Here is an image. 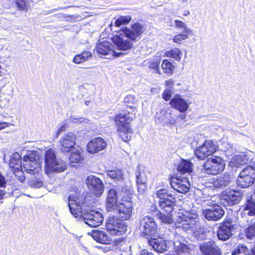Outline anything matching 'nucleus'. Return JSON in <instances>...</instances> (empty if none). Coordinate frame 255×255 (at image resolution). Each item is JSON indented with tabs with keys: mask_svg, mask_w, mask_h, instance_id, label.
Wrapping results in <instances>:
<instances>
[{
	"mask_svg": "<svg viewBox=\"0 0 255 255\" xmlns=\"http://www.w3.org/2000/svg\"><path fill=\"white\" fill-rule=\"evenodd\" d=\"M131 20L129 16H121L110 24L111 30L117 32L113 35L112 40L117 49L121 51H128L131 49L133 46V41H138L143 32V26L139 23L133 24L130 28L122 27V25L128 23Z\"/></svg>",
	"mask_w": 255,
	"mask_h": 255,
	"instance_id": "obj_1",
	"label": "nucleus"
},
{
	"mask_svg": "<svg viewBox=\"0 0 255 255\" xmlns=\"http://www.w3.org/2000/svg\"><path fill=\"white\" fill-rule=\"evenodd\" d=\"M88 195L78 196L77 193L71 194L69 197L68 206L71 213L76 218H81L84 220L86 224L91 227L100 226L103 221L104 218L101 213L90 210L87 208V204L84 201H94V198L89 199ZM89 206L88 205V207Z\"/></svg>",
	"mask_w": 255,
	"mask_h": 255,
	"instance_id": "obj_2",
	"label": "nucleus"
},
{
	"mask_svg": "<svg viewBox=\"0 0 255 255\" xmlns=\"http://www.w3.org/2000/svg\"><path fill=\"white\" fill-rule=\"evenodd\" d=\"M39 155L38 152L35 150L27 151L23 156L22 162H21V157L17 152H14L9 160V166L12 169L16 166H21L28 173L39 175V172L41 170V165L39 162Z\"/></svg>",
	"mask_w": 255,
	"mask_h": 255,
	"instance_id": "obj_3",
	"label": "nucleus"
},
{
	"mask_svg": "<svg viewBox=\"0 0 255 255\" xmlns=\"http://www.w3.org/2000/svg\"><path fill=\"white\" fill-rule=\"evenodd\" d=\"M129 108L130 111L127 110L126 114H120L114 118L118 134L125 142L130 140L131 138L132 130L130 128V122L135 118L136 112L135 107L131 106Z\"/></svg>",
	"mask_w": 255,
	"mask_h": 255,
	"instance_id": "obj_4",
	"label": "nucleus"
},
{
	"mask_svg": "<svg viewBox=\"0 0 255 255\" xmlns=\"http://www.w3.org/2000/svg\"><path fill=\"white\" fill-rule=\"evenodd\" d=\"M45 173L49 175L53 172H62L66 168V164L63 161L57 160L53 149H49L45 155Z\"/></svg>",
	"mask_w": 255,
	"mask_h": 255,
	"instance_id": "obj_5",
	"label": "nucleus"
},
{
	"mask_svg": "<svg viewBox=\"0 0 255 255\" xmlns=\"http://www.w3.org/2000/svg\"><path fill=\"white\" fill-rule=\"evenodd\" d=\"M175 202V199L174 196H170V197L165 200H159L160 211L156 215L161 222L168 224L172 222L171 213L173 211Z\"/></svg>",
	"mask_w": 255,
	"mask_h": 255,
	"instance_id": "obj_6",
	"label": "nucleus"
},
{
	"mask_svg": "<svg viewBox=\"0 0 255 255\" xmlns=\"http://www.w3.org/2000/svg\"><path fill=\"white\" fill-rule=\"evenodd\" d=\"M255 181V166H248L243 169L240 173L237 183L242 188L251 186Z\"/></svg>",
	"mask_w": 255,
	"mask_h": 255,
	"instance_id": "obj_7",
	"label": "nucleus"
},
{
	"mask_svg": "<svg viewBox=\"0 0 255 255\" xmlns=\"http://www.w3.org/2000/svg\"><path fill=\"white\" fill-rule=\"evenodd\" d=\"M225 163L220 157L213 156L205 162L204 168L208 174L216 175L222 172L225 167Z\"/></svg>",
	"mask_w": 255,
	"mask_h": 255,
	"instance_id": "obj_8",
	"label": "nucleus"
},
{
	"mask_svg": "<svg viewBox=\"0 0 255 255\" xmlns=\"http://www.w3.org/2000/svg\"><path fill=\"white\" fill-rule=\"evenodd\" d=\"M90 191L96 197L101 196L104 191V184L102 180L93 175L88 176L85 180Z\"/></svg>",
	"mask_w": 255,
	"mask_h": 255,
	"instance_id": "obj_9",
	"label": "nucleus"
},
{
	"mask_svg": "<svg viewBox=\"0 0 255 255\" xmlns=\"http://www.w3.org/2000/svg\"><path fill=\"white\" fill-rule=\"evenodd\" d=\"M133 204L130 197H123L121 201L117 205L115 211L117 212L120 217L124 220L128 219L132 214Z\"/></svg>",
	"mask_w": 255,
	"mask_h": 255,
	"instance_id": "obj_10",
	"label": "nucleus"
},
{
	"mask_svg": "<svg viewBox=\"0 0 255 255\" xmlns=\"http://www.w3.org/2000/svg\"><path fill=\"white\" fill-rule=\"evenodd\" d=\"M77 139L76 134L73 132H68L64 134L59 140L60 149L63 153H68L75 146Z\"/></svg>",
	"mask_w": 255,
	"mask_h": 255,
	"instance_id": "obj_11",
	"label": "nucleus"
},
{
	"mask_svg": "<svg viewBox=\"0 0 255 255\" xmlns=\"http://www.w3.org/2000/svg\"><path fill=\"white\" fill-rule=\"evenodd\" d=\"M107 231L112 235H121L127 230L125 223L115 217H110L107 223Z\"/></svg>",
	"mask_w": 255,
	"mask_h": 255,
	"instance_id": "obj_12",
	"label": "nucleus"
},
{
	"mask_svg": "<svg viewBox=\"0 0 255 255\" xmlns=\"http://www.w3.org/2000/svg\"><path fill=\"white\" fill-rule=\"evenodd\" d=\"M242 197V193L239 190L226 189L221 195V202L226 205L238 204Z\"/></svg>",
	"mask_w": 255,
	"mask_h": 255,
	"instance_id": "obj_13",
	"label": "nucleus"
},
{
	"mask_svg": "<svg viewBox=\"0 0 255 255\" xmlns=\"http://www.w3.org/2000/svg\"><path fill=\"white\" fill-rule=\"evenodd\" d=\"M139 230L142 236L151 235L155 233L156 225L152 217L144 216L140 220Z\"/></svg>",
	"mask_w": 255,
	"mask_h": 255,
	"instance_id": "obj_14",
	"label": "nucleus"
},
{
	"mask_svg": "<svg viewBox=\"0 0 255 255\" xmlns=\"http://www.w3.org/2000/svg\"><path fill=\"white\" fill-rule=\"evenodd\" d=\"M217 149V146L213 141L206 140L201 146L197 148L195 151V154L199 159H204L215 153Z\"/></svg>",
	"mask_w": 255,
	"mask_h": 255,
	"instance_id": "obj_15",
	"label": "nucleus"
},
{
	"mask_svg": "<svg viewBox=\"0 0 255 255\" xmlns=\"http://www.w3.org/2000/svg\"><path fill=\"white\" fill-rule=\"evenodd\" d=\"M171 187L178 192L185 194L188 192L190 183L187 177H173L170 180Z\"/></svg>",
	"mask_w": 255,
	"mask_h": 255,
	"instance_id": "obj_16",
	"label": "nucleus"
},
{
	"mask_svg": "<svg viewBox=\"0 0 255 255\" xmlns=\"http://www.w3.org/2000/svg\"><path fill=\"white\" fill-rule=\"evenodd\" d=\"M225 212L219 205L214 204L208 209L203 210L204 217L209 221H216L220 220L224 215Z\"/></svg>",
	"mask_w": 255,
	"mask_h": 255,
	"instance_id": "obj_17",
	"label": "nucleus"
},
{
	"mask_svg": "<svg viewBox=\"0 0 255 255\" xmlns=\"http://www.w3.org/2000/svg\"><path fill=\"white\" fill-rule=\"evenodd\" d=\"M197 215L194 214L192 216L188 217V219L185 215L179 216L176 222V226L178 228H182L184 230H194V225L197 222Z\"/></svg>",
	"mask_w": 255,
	"mask_h": 255,
	"instance_id": "obj_18",
	"label": "nucleus"
},
{
	"mask_svg": "<svg viewBox=\"0 0 255 255\" xmlns=\"http://www.w3.org/2000/svg\"><path fill=\"white\" fill-rule=\"evenodd\" d=\"M170 106L179 112L185 113L187 111L190 105V102L181 97L180 95H176L171 99Z\"/></svg>",
	"mask_w": 255,
	"mask_h": 255,
	"instance_id": "obj_19",
	"label": "nucleus"
},
{
	"mask_svg": "<svg viewBox=\"0 0 255 255\" xmlns=\"http://www.w3.org/2000/svg\"><path fill=\"white\" fill-rule=\"evenodd\" d=\"M97 51L98 53L103 55H108V58L112 57L120 56L122 53H117L113 49V45L109 41H103L97 45Z\"/></svg>",
	"mask_w": 255,
	"mask_h": 255,
	"instance_id": "obj_20",
	"label": "nucleus"
},
{
	"mask_svg": "<svg viewBox=\"0 0 255 255\" xmlns=\"http://www.w3.org/2000/svg\"><path fill=\"white\" fill-rule=\"evenodd\" d=\"M200 250L204 255H221L220 248L214 242H205L200 245Z\"/></svg>",
	"mask_w": 255,
	"mask_h": 255,
	"instance_id": "obj_21",
	"label": "nucleus"
},
{
	"mask_svg": "<svg viewBox=\"0 0 255 255\" xmlns=\"http://www.w3.org/2000/svg\"><path fill=\"white\" fill-rule=\"evenodd\" d=\"M107 146L106 142L101 137H97L90 141L87 145L89 152L94 153L104 149Z\"/></svg>",
	"mask_w": 255,
	"mask_h": 255,
	"instance_id": "obj_22",
	"label": "nucleus"
},
{
	"mask_svg": "<svg viewBox=\"0 0 255 255\" xmlns=\"http://www.w3.org/2000/svg\"><path fill=\"white\" fill-rule=\"evenodd\" d=\"M88 234L96 242L101 244H110L112 242L111 238L103 231L93 230Z\"/></svg>",
	"mask_w": 255,
	"mask_h": 255,
	"instance_id": "obj_23",
	"label": "nucleus"
},
{
	"mask_svg": "<svg viewBox=\"0 0 255 255\" xmlns=\"http://www.w3.org/2000/svg\"><path fill=\"white\" fill-rule=\"evenodd\" d=\"M118 195L115 189H111L107 193L106 199V208L108 211H115L116 209Z\"/></svg>",
	"mask_w": 255,
	"mask_h": 255,
	"instance_id": "obj_24",
	"label": "nucleus"
},
{
	"mask_svg": "<svg viewBox=\"0 0 255 255\" xmlns=\"http://www.w3.org/2000/svg\"><path fill=\"white\" fill-rule=\"evenodd\" d=\"M156 122L165 124H174L176 120L171 117L170 112H167L164 109L159 110L155 115Z\"/></svg>",
	"mask_w": 255,
	"mask_h": 255,
	"instance_id": "obj_25",
	"label": "nucleus"
},
{
	"mask_svg": "<svg viewBox=\"0 0 255 255\" xmlns=\"http://www.w3.org/2000/svg\"><path fill=\"white\" fill-rule=\"evenodd\" d=\"M233 227L230 223H224L221 225L218 230L217 237L220 240L226 241L232 235Z\"/></svg>",
	"mask_w": 255,
	"mask_h": 255,
	"instance_id": "obj_26",
	"label": "nucleus"
},
{
	"mask_svg": "<svg viewBox=\"0 0 255 255\" xmlns=\"http://www.w3.org/2000/svg\"><path fill=\"white\" fill-rule=\"evenodd\" d=\"M148 242L149 245L157 252L163 253L167 251V244L162 238H151L148 240Z\"/></svg>",
	"mask_w": 255,
	"mask_h": 255,
	"instance_id": "obj_27",
	"label": "nucleus"
},
{
	"mask_svg": "<svg viewBox=\"0 0 255 255\" xmlns=\"http://www.w3.org/2000/svg\"><path fill=\"white\" fill-rule=\"evenodd\" d=\"M82 148L79 146L70 150L69 159L71 165L75 166L74 164L81 163L82 162L83 160L82 155Z\"/></svg>",
	"mask_w": 255,
	"mask_h": 255,
	"instance_id": "obj_28",
	"label": "nucleus"
},
{
	"mask_svg": "<svg viewBox=\"0 0 255 255\" xmlns=\"http://www.w3.org/2000/svg\"><path fill=\"white\" fill-rule=\"evenodd\" d=\"M248 155L242 153L232 157L229 163V166L231 167H238L240 165L246 164L249 161Z\"/></svg>",
	"mask_w": 255,
	"mask_h": 255,
	"instance_id": "obj_29",
	"label": "nucleus"
},
{
	"mask_svg": "<svg viewBox=\"0 0 255 255\" xmlns=\"http://www.w3.org/2000/svg\"><path fill=\"white\" fill-rule=\"evenodd\" d=\"M173 244L175 252L178 255H186L189 254L190 249L187 245L175 239L173 242Z\"/></svg>",
	"mask_w": 255,
	"mask_h": 255,
	"instance_id": "obj_30",
	"label": "nucleus"
},
{
	"mask_svg": "<svg viewBox=\"0 0 255 255\" xmlns=\"http://www.w3.org/2000/svg\"><path fill=\"white\" fill-rule=\"evenodd\" d=\"M243 210L242 213L250 216L255 215V201L252 199H248L243 206Z\"/></svg>",
	"mask_w": 255,
	"mask_h": 255,
	"instance_id": "obj_31",
	"label": "nucleus"
},
{
	"mask_svg": "<svg viewBox=\"0 0 255 255\" xmlns=\"http://www.w3.org/2000/svg\"><path fill=\"white\" fill-rule=\"evenodd\" d=\"M160 63V59L158 57H154L151 59H148L144 61L145 66H147L150 69H153L155 73L161 74L159 70V65Z\"/></svg>",
	"mask_w": 255,
	"mask_h": 255,
	"instance_id": "obj_32",
	"label": "nucleus"
},
{
	"mask_svg": "<svg viewBox=\"0 0 255 255\" xmlns=\"http://www.w3.org/2000/svg\"><path fill=\"white\" fill-rule=\"evenodd\" d=\"M108 177L116 181H122L124 179V172L120 169H114L107 171Z\"/></svg>",
	"mask_w": 255,
	"mask_h": 255,
	"instance_id": "obj_33",
	"label": "nucleus"
},
{
	"mask_svg": "<svg viewBox=\"0 0 255 255\" xmlns=\"http://www.w3.org/2000/svg\"><path fill=\"white\" fill-rule=\"evenodd\" d=\"M193 164L189 160H182L178 166V171L182 174L192 171Z\"/></svg>",
	"mask_w": 255,
	"mask_h": 255,
	"instance_id": "obj_34",
	"label": "nucleus"
},
{
	"mask_svg": "<svg viewBox=\"0 0 255 255\" xmlns=\"http://www.w3.org/2000/svg\"><path fill=\"white\" fill-rule=\"evenodd\" d=\"M91 58V53L90 51H86L75 56L73 62L76 64H81L87 61Z\"/></svg>",
	"mask_w": 255,
	"mask_h": 255,
	"instance_id": "obj_35",
	"label": "nucleus"
},
{
	"mask_svg": "<svg viewBox=\"0 0 255 255\" xmlns=\"http://www.w3.org/2000/svg\"><path fill=\"white\" fill-rule=\"evenodd\" d=\"M182 54V51L178 48H174L172 49L167 50L164 54L165 56L169 58H172L177 61H180Z\"/></svg>",
	"mask_w": 255,
	"mask_h": 255,
	"instance_id": "obj_36",
	"label": "nucleus"
},
{
	"mask_svg": "<svg viewBox=\"0 0 255 255\" xmlns=\"http://www.w3.org/2000/svg\"><path fill=\"white\" fill-rule=\"evenodd\" d=\"M161 68L165 73L171 75L173 74L174 66L170 61L166 59L162 61Z\"/></svg>",
	"mask_w": 255,
	"mask_h": 255,
	"instance_id": "obj_37",
	"label": "nucleus"
},
{
	"mask_svg": "<svg viewBox=\"0 0 255 255\" xmlns=\"http://www.w3.org/2000/svg\"><path fill=\"white\" fill-rule=\"evenodd\" d=\"M17 8L18 10L27 12L30 8V3L28 0H14Z\"/></svg>",
	"mask_w": 255,
	"mask_h": 255,
	"instance_id": "obj_38",
	"label": "nucleus"
},
{
	"mask_svg": "<svg viewBox=\"0 0 255 255\" xmlns=\"http://www.w3.org/2000/svg\"><path fill=\"white\" fill-rule=\"evenodd\" d=\"M22 169L23 168H22L21 166H16V168L11 169L17 179L21 182H23L25 180Z\"/></svg>",
	"mask_w": 255,
	"mask_h": 255,
	"instance_id": "obj_39",
	"label": "nucleus"
},
{
	"mask_svg": "<svg viewBox=\"0 0 255 255\" xmlns=\"http://www.w3.org/2000/svg\"><path fill=\"white\" fill-rule=\"evenodd\" d=\"M192 33L183 32L173 36V41L176 43L181 44L182 42L188 38L189 35Z\"/></svg>",
	"mask_w": 255,
	"mask_h": 255,
	"instance_id": "obj_40",
	"label": "nucleus"
},
{
	"mask_svg": "<svg viewBox=\"0 0 255 255\" xmlns=\"http://www.w3.org/2000/svg\"><path fill=\"white\" fill-rule=\"evenodd\" d=\"M174 25L176 28L182 29L183 32L192 33V30L188 28L186 24L183 21L179 20H174Z\"/></svg>",
	"mask_w": 255,
	"mask_h": 255,
	"instance_id": "obj_41",
	"label": "nucleus"
},
{
	"mask_svg": "<svg viewBox=\"0 0 255 255\" xmlns=\"http://www.w3.org/2000/svg\"><path fill=\"white\" fill-rule=\"evenodd\" d=\"M232 255H250V250L246 247L240 245L233 253Z\"/></svg>",
	"mask_w": 255,
	"mask_h": 255,
	"instance_id": "obj_42",
	"label": "nucleus"
},
{
	"mask_svg": "<svg viewBox=\"0 0 255 255\" xmlns=\"http://www.w3.org/2000/svg\"><path fill=\"white\" fill-rule=\"evenodd\" d=\"M157 197L159 199V200H165L167 198L170 197V196H173L171 194H168L166 189H161L157 191Z\"/></svg>",
	"mask_w": 255,
	"mask_h": 255,
	"instance_id": "obj_43",
	"label": "nucleus"
},
{
	"mask_svg": "<svg viewBox=\"0 0 255 255\" xmlns=\"http://www.w3.org/2000/svg\"><path fill=\"white\" fill-rule=\"evenodd\" d=\"M29 184L32 187L40 188L43 185V182L40 177L35 176L29 181Z\"/></svg>",
	"mask_w": 255,
	"mask_h": 255,
	"instance_id": "obj_44",
	"label": "nucleus"
},
{
	"mask_svg": "<svg viewBox=\"0 0 255 255\" xmlns=\"http://www.w3.org/2000/svg\"><path fill=\"white\" fill-rule=\"evenodd\" d=\"M246 235L248 238L252 239L255 237V221L249 226L246 230Z\"/></svg>",
	"mask_w": 255,
	"mask_h": 255,
	"instance_id": "obj_45",
	"label": "nucleus"
},
{
	"mask_svg": "<svg viewBox=\"0 0 255 255\" xmlns=\"http://www.w3.org/2000/svg\"><path fill=\"white\" fill-rule=\"evenodd\" d=\"M68 127V121L65 120L62 122L57 127L56 137H58L62 132L66 130Z\"/></svg>",
	"mask_w": 255,
	"mask_h": 255,
	"instance_id": "obj_46",
	"label": "nucleus"
},
{
	"mask_svg": "<svg viewBox=\"0 0 255 255\" xmlns=\"http://www.w3.org/2000/svg\"><path fill=\"white\" fill-rule=\"evenodd\" d=\"M68 121H69L70 122H73V123H88L89 122V120L87 119L83 118V117H79L77 116H71L70 117Z\"/></svg>",
	"mask_w": 255,
	"mask_h": 255,
	"instance_id": "obj_47",
	"label": "nucleus"
},
{
	"mask_svg": "<svg viewBox=\"0 0 255 255\" xmlns=\"http://www.w3.org/2000/svg\"><path fill=\"white\" fill-rule=\"evenodd\" d=\"M219 177L222 182L221 183L223 187H225L228 185L230 183L232 178L231 176L228 174H225Z\"/></svg>",
	"mask_w": 255,
	"mask_h": 255,
	"instance_id": "obj_48",
	"label": "nucleus"
},
{
	"mask_svg": "<svg viewBox=\"0 0 255 255\" xmlns=\"http://www.w3.org/2000/svg\"><path fill=\"white\" fill-rule=\"evenodd\" d=\"M173 93V90L165 89L162 94V98L164 100L168 101L170 100Z\"/></svg>",
	"mask_w": 255,
	"mask_h": 255,
	"instance_id": "obj_49",
	"label": "nucleus"
},
{
	"mask_svg": "<svg viewBox=\"0 0 255 255\" xmlns=\"http://www.w3.org/2000/svg\"><path fill=\"white\" fill-rule=\"evenodd\" d=\"M222 145L224 146L223 150L225 152H233L235 150L233 144H230L228 142H224Z\"/></svg>",
	"mask_w": 255,
	"mask_h": 255,
	"instance_id": "obj_50",
	"label": "nucleus"
},
{
	"mask_svg": "<svg viewBox=\"0 0 255 255\" xmlns=\"http://www.w3.org/2000/svg\"><path fill=\"white\" fill-rule=\"evenodd\" d=\"M135 176L136 177V182L138 185H142L145 183V180L143 178L141 173L139 170L135 172Z\"/></svg>",
	"mask_w": 255,
	"mask_h": 255,
	"instance_id": "obj_51",
	"label": "nucleus"
},
{
	"mask_svg": "<svg viewBox=\"0 0 255 255\" xmlns=\"http://www.w3.org/2000/svg\"><path fill=\"white\" fill-rule=\"evenodd\" d=\"M221 182L220 177H218L213 179L211 184L213 185V186L215 188H220L223 187Z\"/></svg>",
	"mask_w": 255,
	"mask_h": 255,
	"instance_id": "obj_52",
	"label": "nucleus"
},
{
	"mask_svg": "<svg viewBox=\"0 0 255 255\" xmlns=\"http://www.w3.org/2000/svg\"><path fill=\"white\" fill-rule=\"evenodd\" d=\"M135 101V97L131 95H127L124 98V102L128 104H133Z\"/></svg>",
	"mask_w": 255,
	"mask_h": 255,
	"instance_id": "obj_53",
	"label": "nucleus"
},
{
	"mask_svg": "<svg viewBox=\"0 0 255 255\" xmlns=\"http://www.w3.org/2000/svg\"><path fill=\"white\" fill-rule=\"evenodd\" d=\"M174 84V82L172 79H169L167 80L165 82L166 89H169L171 90H173V87Z\"/></svg>",
	"mask_w": 255,
	"mask_h": 255,
	"instance_id": "obj_54",
	"label": "nucleus"
},
{
	"mask_svg": "<svg viewBox=\"0 0 255 255\" xmlns=\"http://www.w3.org/2000/svg\"><path fill=\"white\" fill-rule=\"evenodd\" d=\"M6 181L5 178L1 173H0V187L4 188L5 187Z\"/></svg>",
	"mask_w": 255,
	"mask_h": 255,
	"instance_id": "obj_55",
	"label": "nucleus"
},
{
	"mask_svg": "<svg viewBox=\"0 0 255 255\" xmlns=\"http://www.w3.org/2000/svg\"><path fill=\"white\" fill-rule=\"evenodd\" d=\"M12 125L11 124L6 122L0 123V130L4 129Z\"/></svg>",
	"mask_w": 255,
	"mask_h": 255,
	"instance_id": "obj_56",
	"label": "nucleus"
},
{
	"mask_svg": "<svg viewBox=\"0 0 255 255\" xmlns=\"http://www.w3.org/2000/svg\"><path fill=\"white\" fill-rule=\"evenodd\" d=\"M140 255H153L150 252H149L146 250H142L141 251Z\"/></svg>",
	"mask_w": 255,
	"mask_h": 255,
	"instance_id": "obj_57",
	"label": "nucleus"
},
{
	"mask_svg": "<svg viewBox=\"0 0 255 255\" xmlns=\"http://www.w3.org/2000/svg\"><path fill=\"white\" fill-rule=\"evenodd\" d=\"M5 194V191H4L0 189V200L3 199V196H4Z\"/></svg>",
	"mask_w": 255,
	"mask_h": 255,
	"instance_id": "obj_58",
	"label": "nucleus"
},
{
	"mask_svg": "<svg viewBox=\"0 0 255 255\" xmlns=\"http://www.w3.org/2000/svg\"><path fill=\"white\" fill-rule=\"evenodd\" d=\"M186 115L184 113H182L178 116V118H180L181 120H183L186 118Z\"/></svg>",
	"mask_w": 255,
	"mask_h": 255,
	"instance_id": "obj_59",
	"label": "nucleus"
},
{
	"mask_svg": "<svg viewBox=\"0 0 255 255\" xmlns=\"http://www.w3.org/2000/svg\"><path fill=\"white\" fill-rule=\"evenodd\" d=\"M250 255H255V246L251 249Z\"/></svg>",
	"mask_w": 255,
	"mask_h": 255,
	"instance_id": "obj_60",
	"label": "nucleus"
},
{
	"mask_svg": "<svg viewBox=\"0 0 255 255\" xmlns=\"http://www.w3.org/2000/svg\"><path fill=\"white\" fill-rule=\"evenodd\" d=\"M189 14L190 12L188 10H185L183 13V15L185 16H188V15H189Z\"/></svg>",
	"mask_w": 255,
	"mask_h": 255,
	"instance_id": "obj_61",
	"label": "nucleus"
},
{
	"mask_svg": "<svg viewBox=\"0 0 255 255\" xmlns=\"http://www.w3.org/2000/svg\"><path fill=\"white\" fill-rule=\"evenodd\" d=\"M90 103V102L89 101H86L85 102V104L86 105L88 106Z\"/></svg>",
	"mask_w": 255,
	"mask_h": 255,
	"instance_id": "obj_62",
	"label": "nucleus"
}]
</instances>
